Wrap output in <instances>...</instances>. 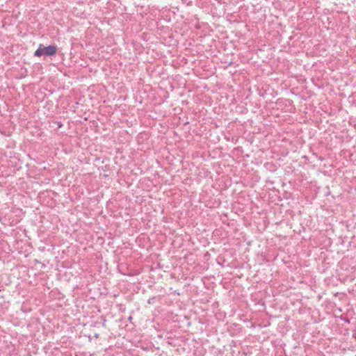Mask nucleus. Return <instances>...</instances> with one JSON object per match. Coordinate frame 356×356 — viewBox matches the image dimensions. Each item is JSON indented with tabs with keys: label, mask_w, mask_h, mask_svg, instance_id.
Returning <instances> with one entry per match:
<instances>
[{
	"label": "nucleus",
	"mask_w": 356,
	"mask_h": 356,
	"mask_svg": "<svg viewBox=\"0 0 356 356\" xmlns=\"http://www.w3.org/2000/svg\"><path fill=\"white\" fill-rule=\"evenodd\" d=\"M57 51V47L56 45H49L47 47H44L42 44H40L38 48L35 50L34 53L35 56H51L56 54Z\"/></svg>",
	"instance_id": "1"
},
{
	"label": "nucleus",
	"mask_w": 356,
	"mask_h": 356,
	"mask_svg": "<svg viewBox=\"0 0 356 356\" xmlns=\"http://www.w3.org/2000/svg\"><path fill=\"white\" fill-rule=\"evenodd\" d=\"M34 262H35V264H39V263H40V262L39 261V260H38V259H35V260H34Z\"/></svg>",
	"instance_id": "2"
},
{
	"label": "nucleus",
	"mask_w": 356,
	"mask_h": 356,
	"mask_svg": "<svg viewBox=\"0 0 356 356\" xmlns=\"http://www.w3.org/2000/svg\"><path fill=\"white\" fill-rule=\"evenodd\" d=\"M99 335L98 334H95V338H98V337H99Z\"/></svg>",
	"instance_id": "3"
},
{
	"label": "nucleus",
	"mask_w": 356,
	"mask_h": 356,
	"mask_svg": "<svg viewBox=\"0 0 356 356\" xmlns=\"http://www.w3.org/2000/svg\"><path fill=\"white\" fill-rule=\"evenodd\" d=\"M131 319H132V317H131V316H130V317L129 318V321H131Z\"/></svg>",
	"instance_id": "4"
}]
</instances>
